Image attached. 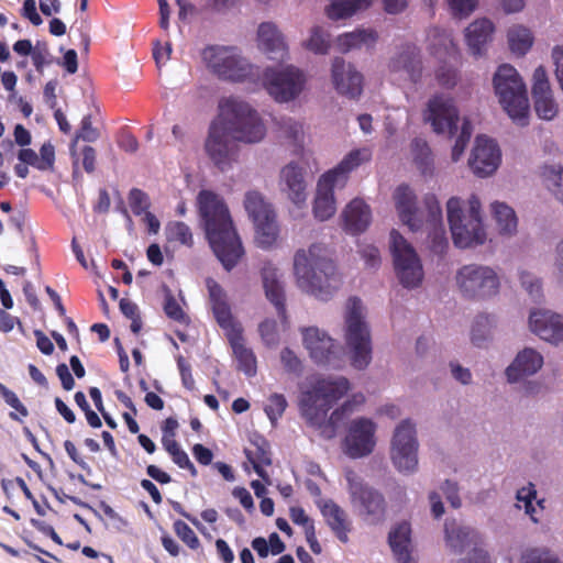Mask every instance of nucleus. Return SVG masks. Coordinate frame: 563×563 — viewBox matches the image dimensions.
Instances as JSON below:
<instances>
[{
  "mask_svg": "<svg viewBox=\"0 0 563 563\" xmlns=\"http://www.w3.org/2000/svg\"><path fill=\"white\" fill-rule=\"evenodd\" d=\"M176 536L191 550L200 547V541L195 531L183 520H176L173 525Z\"/></svg>",
  "mask_w": 563,
  "mask_h": 563,
  "instance_id": "8fccbe9b",
  "label": "nucleus"
},
{
  "mask_svg": "<svg viewBox=\"0 0 563 563\" xmlns=\"http://www.w3.org/2000/svg\"><path fill=\"white\" fill-rule=\"evenodd\" d=\"M280 362L288 373L298 374L301 372L302 364L296 353L289 347H285L280 352Z\"/></svg>",
  "mask_w": 563,
  "mask_h": 563,
  "instance_id": "13d9d810",
  "label": "nucleus"
},
{
  "mask_svg": "<svg viewBox=\"0 0 563 563\" xmlns=\"http://www.w3.org/2000/svg\"><path fill=\"white\" fill-rule=\"evenodd\" d=\"M169 242H179L186 246H192L194 238L190 228L180 221L170 222L165 229Z\"/></svg>",
  "mask_w": 563,
  "mask_h": 563,
  "instance_id": "79ce46f5",
  "label": "nucleus"
},
{
  "mask_svg": "<svg viewBox=\"0 0 563 563\" xmlns=\"http://www.w3.org/2000/svg\"><path fill=\"white\" fill-rule=\"evenodd\" d=\"M418 441L415 424L406 419L394 433L390 457L395 467L401 473H412L418 466Z\"/></svg>",
  "mask_w": 563,
  "mask_h": 563,
  "instance_id": "f8f14e48",
  "label": "nucleus"
},
{
  "mask_svg": "<svg viewBox=\"0 0 563 563\" xmlns=\"http://www.w3.org/2000/svg\"><path fill=\"white\" fill-rule=\"evenodd\" d=\"M117 143L126 153H135L139 148L136 137L129 131H121L117 137Z\"/></svg>",
  "mask_w": 563,
  "mask_h": 563,
  "instance_id": "774afa93",
  "label": "nucleus"
},
{
  "mask_svg": "<svg viewBox=\"0 0 563 563\" xmlns=\"http://www.w3.org/2000/svg\"><path fill=\"white\" fill-rule=\"evenodd\" d=\"M55 162V150L51 143H45L40 148L37 169L47 170L53 168Z\"/></svg>",
  "mask_w": 563,
  "mask_h": 563,
  "instance_id": "69168bd1",
  "label": "nucleus"
},
{
  "mask_svg": "<svg viewBox=\"0 0 563 563\" xmlns=\"http://www.w3.org/2000/svg\"><path fill=\"white\" fill-rule=\"evenodd\" d=\"M495 93L503 109L518 124L528 123L529 100L527 88L515 67L500 65L493 78Z\"/></svg>",
  "mask_w": 563,
  "mask_h": 563,
  "instance_id": "6e6552de",
  "label": "nucleus"
},
{
  "mask_svg": "<svg viewBox=\"0 0 563 563\" xmlns=\"http://www.w3.org/2000/svg\"><path fill=\"white\" fill-rule=\"evenodd\" d=\"M349 390L350 382L345 377L318 379L301 395L299 401L301 416L309 426L319 429L323 438H334L338 429L352 413L353 405L350 400L345 401L327 419L328 412Z\"/></svg>",
  "mask_w": 563,
  "mask_h": 563,
  "instance_id": "f03ea898",
  "label": "nucleus"
},
{
  "mask_svg": "<svg viewBox=\"0 0 563 563\" xmlns=\"http://www.w3.org/2000/svg\"><path fill=\"white\" fill-rule=\"evenodd\" d=\"M543 364V357L533 349H525L519 352L514 362L507 367L508 382L515 383L525 376L536 374Z\"/></svg>",
  "mask_w": 563,
  "mask_h": 563,
  "instance_id": "bb28decb",
  "label": "nucleus"
},
{
  "mask_svg": "<svg viewBox=\"0 0 563 563\" xmlns=\"http://www.w3.org/2000/svg\"><path fill=\"white\" fill-rule=\"evenodd\" d=\"M345 477L352 505L357 507L362 515L372 517L373 521H379L386 509L383 494L363 483L353 471H349Z\"/></svg>",
  "mask_w": 563,
  "mask_h": 563,
  "instance_id": "4468645a",
  "label": "nucleus"
},
{
  "mask_svg": "<svg viewBox=\"0 0 563 563\" xmlns=\"http://www.w3.org/2000/svg\"><path fill=\"white\" fill-rule=\"evenodd\" d=\"M206 285L209 292V299L212 308L213 316L218 324L224 329L234 328L238 323L234 322L231 308L227 300V294L221 285L213 278H208Z\"/></svg>",
  "mask_w": 563,
  "mask_h": 563,
  "instance_id": "393cba45",
  "label": "nucleus"
},
{
  "mask_svg": "<svg viewBox=\"0 0 563 563\" xmlns=\"http://www.w3.org/2000/svg\"><path fill=\"white\" fill-rule=\"evenodd\" d=\"M452 14L457 18L470 15L476 8V0H449Z\"/></svg>",
  "mask_w": 563,
  "mask_h": 563,
  "instance_id": "e2e57ef3",
  "label": "nucleus"
},
{
  "mask_svg": "<svg viewBox=\"0 0 563 563\" xmlns=\"http://www.w3.org/2000/svg\"><path fill=\"white\" fill-rule=\"evenodd\" d=\"M332 81L340 95L351 99L360 97L363 90V76L351 64H345L342 57L332 62Z\"/></svg>",
  "mask_w": 563,
  "mask_h": 563,
  "instance_id": "412c9836",
  "label": "nucleus"
},
{
  "mask_svg": "<svg viewBox=\"0 0 563 563\" xmlns=\"http://www.w3.org/2000/svg\"><path fill=\"white\" fill-rule=\"evenodd\" d=\"M371 4L372 0H331L325 13L329 19L336 21L350 18L357 11L367 9Z\"/></svg>",
  "mask_w": 563,
  "mask_h": 563,
  "instance_id": "c9c22d12",
  "label": "nucleus"
},
{
  "mask_svg": "<svg viewBox=\"0 0 563 563\" xmlns=\"http://www.w3.org/2000/svg\"><path fill=\"white\" fill-rule=\"evenodd\" d=\"M444 532L448 547L455 553H461L471 542L472 530L459 526L454 519H446Z\"/></svg>",
  "mask_w": 563,
  "mask_h": 563,
  "instance_id": "e433bc0d",
  "label": "nucleus"
},
{
  "mask_svg": "<svg viewBox=\"0 0 563 563\" xmlns=\"http://www.w3.org/2000/svg\"><path fill=\"white\" fill-rule=\"evenodd\" d=\"M544 176L549 190L563 203V167L548 168Z\"/></svg>",
  "mask_w": 563,
  "mask_h": 563,
  "instance_id": "de8ad7c7",
  "label": "nucleus"
},
{
  "mask_svg": "<svg viewBox=\"0 0 563 563\" xmlns=\"http://www.w3.org/2000/svg\"><path fill=\"white\" fill-rule=\"evenodd\" d=\"M395 206L400 220L411 231L423 228L422 213L417 207V197L408 185H399L394 192Z\"/></svg>",
  "mask_w": 563,
  "mask_h": 563,
  "instance_id": "4be33fe9",
  "label": "nucleus"
},
{
  "mask_svg": "<svg viewBox=\"0 0 563 563\" xmlns=\"http://www.w3.org/2000/svg\"><path fill=\"white\" fill-rule=\"evenodd\" d=\"M411 151L416 164L424 170L431 162V150L428 143L417 137L411 142Z\"/></svg>",
  "mask_w": 563,
  "mask_h": 563,
  "instance_id": "3c124183",
  "label": "nucleus"
},
{
  "mask_svg": "<svg viewBox=\"0 0 563 563\" xmlns=\"http://www.w3.org/2000/svg\"><path fill=\"white\" fill-rule=\"evenodd\" d=\"M456 283L461 292L471 299H485L498 292L497 274L487 266L476 264L464 265L456 274Z\"/></svg>",
  "mask_w": 563,
  "mask_h": 563,
  "instance_id": "9b49d317",
  "label": "nucleus"
},
{
  "mask_svg": "<svg viewBox=\"0 0 563 563\" xmlns=\"http://www.w3.org/2000/svg\"><path fill=\"white\" fill-rule=\"evenodd\" d=\"M221 123L210 125L205 148L213 164L224 172L235 158L228 136L243 143H257L266 134V129L258 113L249 103L228 98L220 102Z\"/></svg>",
  "mask_w": 563,
  "mask_h": 563,
  "instance_id": "f257e3e1",
  "label": "nucleus"
},
{
  "mask_svg": "<svg viewBox=\"0 0 563 563\" xmlns=\"http://www.w3.org/2000/svg\"><path fill=\"white\" fill-rule=\"evenodd\" d=\"M207 240L218 260L231 271L244 254L224 200L211 190H201L197 198Z\"/></svg>",
  "mask_w": 563,
  "mask_h": 563,
  "instance_id": "7ed1b4c3",
  "label": "nucleus"
},
{
  "mask_svg": "<svg viewBox=\"0 0 563 563\" xmlns=\"http://www.w3.org/2000/svg\"><path fill=\"white\" fill-rule=\"evenodd\" d=\"M344 230L351 234L364 232L371 223V209L362 199L352 200L343 211Z\"/></svg>",
  "mask_w": 563,
  "mask_h": 563,
  "instance_id": "7c9ffc66",
  "label": "nucleus"
},
{
  "mask_svg": "<svg viewBox=\"0 0 563 563\" xmlns=\"http://www.w3.org/2000/svg\"><path fill=\"white\" fill-rule=\"evenodd\" d=\"M344 341L351 364L356 369L366 368L372 361L371 331L363 316L362 301L351 297L344 314Z\"/></svg>",
  "mask_w": 563,
  "mask_h": 563,
  "instance_id": "0eeeda50",
  "label": "nucleus"
},
{
  "mask_svg": "<svg viewBox=\"0 0 563 563\" xmlns=\"http://www.w3.org/2000/svg\"><path fill=\"white\" fill-rule=\"evenodd\" d=\"M229 330V341L238 361V369L249 377L254 376L256 374V357L253 351L244 345L241 327L236 324Z\"/></svg>",
  "mask_w": 563,
  "mask_h": 563,
  "instance_id": "c756f323",
  "label": "nucleus"
},
{
  "mask_svg": "<svg viewBox=\"0 0 563 563\" xmlns=\"http://www.w3.org/2000/svg\"><path fill=\"white\" fill-rule=\"evenodd\" d=\"M280 176L283 190L287 192L288 198L297 206L303 203L307 199L303 169L290 163L282 169Z\"/></svg>",
  "mask_w": 563,
  "mask_h": 563,
  "instance_id": "cd10ccee",
  "label": "nucleus"
},
{
  "mask_svg": "<svg viewBox=\"0 0 563 563\" xmlns=\"http://www.w3.org/2000/svg\"><path fill=\"white\" fill-rule=\"evenodd\" d=\"M164 312L169 319H173L174 321L185 323L187 321V316L181 309L180 305L177 302V300L172 296L168 295L165 298L164 302Z\"/></svg>",
  "mask_w": 563,
  "mask_h": 563,
  "instance_id": "4d7b16f0",
  "label": "nucleus"
},
{
  "mask_svg": "<svg viewBox=\"0 0 563 563\" xmlns=\"http://www.w3.org/2000/svg\"><path fill=\"white\" fill-rule=\"evenodd\" d=\"M411 527L409 522H401L389 532L388 542L397 563H415L411 556Z\"/></svg>",
  "mask_w": 563,
  "mask_h": 563,
  "instance_id": "2f4dec72",
  "label": "nucleus"
},
{
  "mask_svg": "<svg viewBox=\"0 0 563 563\" xmlns=\"http://www.w3.org/2000/svg\"><path fill=\"white\" fill-rule=\"evenodd\" d=\"M423 119L431 124L435 133L454 134L459 122V110L454 99L444 93L433 95L423 111Z\"/></svg>",
  "mask_w": 563,
  "mask_h": 563,
  "instance_id": "2eb2a0df",
  "label": "nucleus"
},
{
  "mask_svg": "<svg viewBox=\"0 0 563 563\" xmlns=\"http://www.w3.org/2000/svg\"><path fill=\"white\" fill-rule=\"evenodd\" d=\"M390 251L400 284L406 288L419 286L423 278L420 260L415 249L396 230L390 232Z\"/></svg>",
  "mask_w": 563,
  "mask_h": 563,
  "instance_id": "9d476101",
  "label": "nucleus"
},
{
  "mask_svg": "<svg viewBox=\"0 0 563 563\" xmlns=\"http://www.w3.org/2000/svg\"><path fill=\"white\" fill-rule=\"evenodd\" d=\"M522 563H560V561L548 550L530 549L523 553Z\"/></svg>",
  "mask_w": 563,
  "mask_h": 563,
  "instance_id": "864d4df0",
  "label": "nucleus"
},
{
  "mask_svg": "<svg viewBox=\"0 0 563 563\" xmlns=\"http://www.w3.org/2000/svg\"><path fill=\"white\" fill-rule=\"evenodd\" d=\"M257 40L260 48L271 59L283 60L288 55V46L275 23H261L257 30Z\"/></svg>",
  "mask_w": 563,
  "mask_h": 563,
  "instance_id": "5701e85b",
  "label": "nucleus"
},
{
  "mask_svg": "<svg viewBox=\"0 0 563 563\" xmlns=\"http://www.w3.org/2000/svg\"><path fill=\"white\" fill-rule=\"evenodd\" d=\"M261 276L266 298L274 305L282 321H286L285 291L278 278V269L272 263H265Z\"/></svg>",
  "mask_w": 563,
  "mask_h": 563,
  "instance_id": "b1692460",
  "label": "nucleus"
},
{
  "mask_svg": "<svg viewBox=\"0 0 563 563\" xmlns=\"http://www.w3.org/2000/svg\"><path fill=\"white\" fill-rule=\"evenodd\" d=\"M536 495L534 486L530 484L529 487H522L517 492V499L519 503H523L526 514L529 515L534 522H538L537 508L532 505Z\"/></svg>",
  "mask_w": 563,
  "mask_h": 563,
  "instance_id": "603ef678",
  "label": "nucleus"
},
{
  "mask_svg": "<svg viewBox=\"0 0 563 563\" xmlns=\"http://www.w3.org/2000/svg\"><path fill=\"white\" fill-rule=\"evenodd\" d=\"M258 332L263 342L267 346H273L278 343L279 334L277 330V323L274 320L266 319L258 325Z\"/></svg>",
  "mask_w": 563,
  "mask_h": 563,
  "instance_id": "5fc2aeb1",
  "label": "nucleus"
},
{
  "mask_svg": "<svg viewBox=\"0 0 563 563\" xmlns=\"http://www.w3.org/2000/svg\"><path fill=\"white\" fill-rule=\"evenodd\" d=\"M494 24L487 19L476 20L466 27L465 37L471 53L482 56L484 46L492 38Z\"/></svg>",
  "mask_w": 563,
  "mask_h": 563,
  "instance_id": "72a5a7b5",
  "label": "nucleus"
},
{
  "mask_svg": "<svg viewBox=\"0 0 563 563\" xmlns=\"http://www.w3.org/2000/svg\"><path fill=\"white\" fill-rule=\"evenodd\" d=\"M244 207L253 223L269 218L273 219L276 216L271 203L265 201L264 197L257 191H250L245 195Z\"/></svg>",
  "mask_w": 563,
  "mask_h": 563,
  "instance_id": "f704fd0d",
  "label": "nucleus"
},
{
  "mask_svg": "<svg viewBox=\"0 0 563 563\" xmlns=\"http://www.w3.org/2000/svg\"><path fill=\"white\" fill-rule=\"evenodd\" d=\"M529 325L533 333L553 344L563 343V317L551 310L531 311Z\"/></svg>",
  "mask_w": 563,
  "mask_h": 563,
  "instance_id": "aec40b11",
  "label": "nucleus"
},
{
  "mask_svg": "<svg viewBox=\"0 0 563 563\" xmlns=\"http://www.w3.org/2000/svg\"><path fill=\"white\" fill-rule=\"evenodd\" d=\"M470 211L466 217L462 209V201L452 197L446 202L448 221L455 246L461 249L483 244L486 233L481 217V201L472 195L468 199Z\"/></svg>",
  "mask_w": 563,
  "mask_h": 563,
  "instance_id": "423d86ee",
  "label": "nucleus"
},
{
  "mask_svg": "<svg viewBox=\"0 0 563 563\" xmlns=\"http://www.w3.org/2000/svg\"><path fill=\"white\" fill-rule=\"evenodd\" d=\"M321 514L335 537L341 542L346 543L349 541L347 534L351 531V522L346 512L334 501L328 500L321 507Z\"/></svg>",
  "mask_w": 563,
  "mask_h": 563,
  "instance_id": "473e14b6",
  "label": "nucleus"
},
{
  "mask_svg": "<svg viewBox=\"0 0 563 563\" xmlns=\"http://www.w3.org/2000/svg\"><path fill=\"white\" fill-rule=\"evenodd\" d=\"M255 242L264 250L273 247L279 235V225L276 216L273 219L261 220L254 223Z\"/></svg>",
  "mask_w": 563,
  "mask_h": 563,
  "instance_id": "4c0bfd02",
  "label": "nucleus"
},
{
  "mask_svg": "<svg viewBox=\"0 0 563 563\" xmlns=\"http://www.w3.org/2000/svg\"><path fill=\"white\" fill-rule=\"evenodd\" d=\"M532 79V99L537 115L542 120H553L559 113V104L553 97L545 68H536Z\"/></svg>",
  "mask_w": 563,
  "mask_h": 563,
  "instance_id": "a211bd4d",
  "label": "nucleus"
},
{
  "mask_svg": "<svg viewBox=\"0 0 563 563\" xmlns=\"http://www.w3.org/2000/svg\"><path fill=\"white\" fill-rule=\"evenodd\" d=\"M433 230L432 233V241H431V251L438 255H442L445 253L449 243L445 238V231L443 229V225L441 227H431Z\"/></svg>",
  "mask_w": 563,
  "mask_h": 563,
  "instance_id": "680f3d73",
  "label": "nucleus"
},
{
  "mask_svg": "<svg viewBox=\"0 0 563 563\" xmlns=\"http://www.w3.org/2000/svg\"><path fill=\"white\" fill-rule=\"evenodd\" d=\"M369 158L371 154L367 150H353L333 169L320 177L313 202V214L318 220L325 221L334 214L336 209L334 188L344 187L349 174Z\"/></svg>",
  "mask_w": 563,
  "mask_h": 563,
  "instance_id": "39448f33",
  "label": "nucleus"
},
{
  "mask_svg": "<svg viewBox=\"0 0 563 563\" xmlns=\"http://www.w3.org/2000/svg\"><path fill=\"white\" fill-rule=\"evenodd\" d=\"M375 423L367 418H358L351 422L344 439L345 453L352 459L371 454L375 446Z\"/></svg>",
  "mask_w": 563,
  "mask_h": 563,
  "instance_id": "dca6fc26",
  "label": "nucleus"
},
{
  "mask_svg": "<svg viewBox=\"0 0 563 563\" xmlns=\"http://www.w3.org/2000/svg\"><path fill=\"white\" fill-rule=\"evenodd\" d=\"M391 71H404L412 82L421 78L422 62L420 51L415 44H406L389 63Z\"/></svg>",
  "mask_w": 563,
  "mask_h": 563,
  "instance_id": "a878e982",
  "label": "nucleus"
},
{
  "mask_svg": "<svg viewBox=\"0 0 563 563\" xmlns=\"http://www.w3.org/2000/svg\"><path fill=\"white\" fill-rule=\"evenodd\" d=\"M501 154L498 144L485 135H478L468 159L473 173L479 177L492 175L500 164Z\"/></svg>",
  "mask_w": 563,
  "mask_h": 563,
  "instance_id": "f3484780",
  "label": "nucleus"
},
{
  "mask_svg": "<svg viewBox=\"0 0 563 563\" xmlns=\"http://www.w3.org/2000/svg\"><path fill=\"white\" fill-rule=\"evenodd\" d=\"M287 405L288 404L284 395L275 393L269 396L268 404L265 406L264 411L273 426H275L278 419L282 418Z\"/></svg>",
  "mask_w": 563,
  "mask_h": 563,
  "instance_id": "a18cd8bd",
  "label": "nucleus"
},
{
  "mask_svg": "<svg viewBox=\"0 0 563 563\" xmlns=\"http://www.w3.org/2000/svg\"><path fill=\"white\" fill-rule=\"evenodd\" d=\"M0 395L7 405L16 410V412L22 417L29 416L27 408L21 402L16 394L10 390L5 385L0 383Z\"/></svg>",
  "mask_w": 563,
  "mask_h": 563,
  "instance_id": "6e6d98bb",
  "label": "nucleus"
},
{
  "mask_svg": "<svg viewBox=\"0 0 563 563\" xmlns=\"http://www.w3.org/2000/svg\"><path fill=\"white\" fill-rule=\"evenodd\" d=\"M263 80L268 93L279 102L295 99L305 85L303 73L294 66L282 70L268 67L264 71Z\"/></svg>",
  "mask_w": 563,
  "mask_h": 563,
  "instance_id": "ddd939ff",
  "label": "nucleus"
},
{
  "mask_svg": "<svg viewBox=\"0 0 563 563\" xmlns=\"http://www.w3.org/2000/svg\"><path fill=\"white\" fill-rule=\"evenodd\" d=\"M520 282L522 287L529 292L533 299H538L542 296L541 294V282L528 272L520 274Z\"/></svg>",
  "mask_w": 563,
  "mask_h": 563,
  "instance_id": "0e129e2a",
  "label": "nucleus"
},
{
  "mask_svg": "<svg viewBox=\"0 0 563 563\" xmlns=\"http://www.w3.org/2000/svg\"><path fill=\"white\" fill-rule=\"evenodd\" d=\"M247 461L252 464L254 472L266 483L269 477L265 466L272 465V452L267 440L261 435L251 439V448L244 449Z\"/></svg>",
  "mask_w": 563,
  "mask_h": 563,
  "instance_id": "c85d7f7f",
  "label": "nucleus"
},
{
  "mask_svg": "<svg viewBox=\"0 0 563 563\" xmlns=\"http://www.w3.org/2000/svg\"><path fill=\"white\" fill-rule=\"evenodd\" d=\"M378 38V34L374 30H358L351 33H345L339 37V44L343 51L361 47L363 45L373 46Z\"/></svg>",
  "mask_w": 563,
  "mask_h": 563,
  "instance_id": "ea45409f",
  "label": "nucleus"
},
{
  "mask_svg": "<svg viewBox=\"0 0 563 563\" xmlns=\"http://www.w3.org/2000/svg\"><path fill=\"white\" fill-rule=\"evenodd\" d=\"M435 79L443 88H453L457 82L456 69L448 66H441L435 71Z\"/></svg>",
  "mask_w": 563,
  "mask_h": 563,
  "instance_id": "bf43d9fd",
  "label": "nucleus"
},
{
  "mask_svg": "<svg viewBox=\"0 0 563 563\" xmlns=\"http://www.w3.org/2000/svg\"><path fill=\"white\" fill-rule=\"evenodd\" d=\"M99 137V131L92 126L91 115H85L81 120L80 129L77 131L76 139L85 142H95Z\"/></svg>",
  "mask_w": 563,
  "mask_h": 563,
  "instance_id": "052dcab7",
  "label": "nucleus"
},
{
  "mask_svg": "<svg viewBox=\"0 0 563 563\" xmlns=\"http://www.w3.org/2000/svg\"><path fill=\"white\" fill-rule=\"evenodd\" d=\"M201 57L206 66L220 79L243 81L251 74V66L235 53L233 47L210 45Z\"/></svg>",
  "mask_w": 563,
  "mask_h": 563,
  "instance_id": "1a4fd4ad",
  "label": "nucleus"
},
{
  "mask_svg": "<svg viewBox=\"0 0 563 563\" xmlns=\"http://www.w3.org/2000/svg\"><path fill=\"white\" fill-rule=\"evenodd\" d=\"M177 366L181 377L183 386L188 390H194L195 379L191 373V365L185 360L184 356H178Z\"/></svg>",
  "mask_w": 563,
  "mask_h": 563,
  "instance_id": "338daca9",
  "label": "nucleus"
},
{
  "mask_svg": "<svg viewBox=\"0 0 563 563\" xmlns=\"http://www.w3.org/2000/svg\"><path fill=\"white\" fill-rule=\"evenodd\" d=\"M301 333L303 345L314 363L330 364L336 358L334 340L328 333L317 327L303 328Z\"/></svg>",
  "mask_w": 563,
  "mask_h": 563,
  "instance_id": "6ab92c4d",
  "label": "nucleus"
},
{
  "mask_svg": "<svg viewBox=\"0 0 563 563\" xmlns=\"http://www.w3.org/2000/svg\"><path fill=\"white\" fill-rule=\"evenodd\" d=\"M305 46L314 54H327L331 46L330 35L321 26H313Z\"/></svg>",
  "mask_w": 563,
  "mask_h": 563,
  "instance_id": "37998d69",
  "label": "nucleus"
},
{
  "mask_svg": "<svg viewBox=\"0 0 563 563\" xmlns=\"http://www.w3.org/2000/svg\"><path fill=\"white\" fill-rule=\"evenodd\" d=\"M493 216L501 234H512L517 230V216L515 210L503 202L492 205Z\"/></svg>",
  "mask_w": 563,
  "mask_h": 563,
  "instance_id": "58836bf2",
  "label": "nucleus"
},
{
  "mask_svg": "<svg viewBox=\"0 0 563 563\" xmlns=\"http://www.w3.org/2000/svg\"><path fill=\"white\" fill-rule=\"evenodd\" d=\"M128 200L129 206L135 216L144 214L151 207L148 195L139 188H132L130 190Z\"/></svg>",
  "mask_w": 563,
  "mask_h": 563,
  "instance_id": "09e8293b",
  "label": "nucleus"
},
{
  "mask_svg": "<svg viewBox=\"0 0 563 563\" xmlns=\"http://www.w3.org/2000/svg\"><path fill=\"white\" fill-rule=\"evenodd\" d=\"M507 37L511 52L519 56L525 55L533 43L530 30L521 25L510 27Z\"/></svg>",
  "mask_w": 563,
  "mask_h": 563,
  "instance_id": "a19ab883",
  "label": "nucleus"
},
{
  "mask_svg": "<svg viewBox=\"0 0 563 563\" xmlns=\"http://www.w3.org/2000/svg\"><path fill=\"white\" fill-rule=\"evenodd\" d=\"M294 272L299 286L321 300H328L342 284L327 247L319 243L295 253Z\"/></svg>",
  "mask_w": 563,
  "mask_h": 563,
  "instance_id": "20e7f679",
  "label": "nucleus"
},
{
  "mask_svg": "<svg viewBox=\"0 0 563 563\" xmlns=\"http://www.w3.org/2000/svg\"><path fill=\"white\" fill-rule=\"evenodd\" d=\"M492 324L490 317L488 314H478L472 327V343L476 346H482L487 340L489 328Z\"/></svg>",
  "mask_w": 563,
  "mask_h": 563,
  "instance_id": "49530a36",
  "label": "nucleus"
},
{
  "mask_svg": "<svg viewBox=\"0 0 563 563\" xmlns=\"http://www.w3.org/2000/svg\"><path fill=\"white\" fill-rule=\"evenodd\" d=\"M424 207L427 210V218L423 220V225L427 227H441L443 225V217L441 206L434 195H427L424 197Z\"/></svg>",
  "mask_w": 563,
  "mask_h": 563,
  "instance_id": "c03bdc74",
  "label": "nucleus"
}]
</instances>
